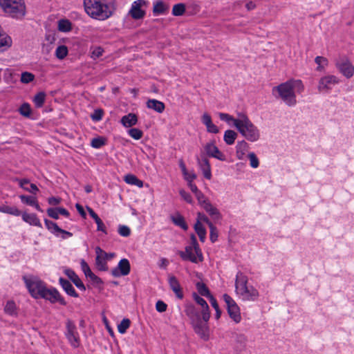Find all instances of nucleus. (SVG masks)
I'll use <instances>...</instances> for the list:
<instances>
[{
    "label": "nucleus",
    "mask_w": 354,
    "mask_h": 354,
    "mask_svg": "<svg viewBox=\"0 0 354 354\" xmlns=\"http://www.w3.org/2000/svg\"><path fill=\"white\" fill-rule=\"evenodd\" d=\"M195 332L202 338L207 339V328L205 324L203 323L201 320L193 323Z\"/></svg>",
    "instance_id": "obj_30"
},
{
    "label": "nucleus",
    "mask_w": 354,
    "mask_h": 354,
    "mask_svg": "<svg viewBox=\"0 0 354 354\" xmlns=\"http://www.w3.org/2000/svg\"><path fill=\"white\" fill-rule=\"evenodd\" d=\"M245 113H238L237 118H234L232 115L225 113H219L218 117L221 120L225 122L228 125L233 126L237 129V127H239L240 124V121L242 120Z\"/></svg>",
    "instance_id": "obj_19"
},
{
    "label": "nucleus",
    "mask_w": 354,
    "mask_h": 354,
    "mask_svg": "<svg viewBox=\"0 0 354 354\" xmlns=\"http://www.w3.org/2000/svg\"><path fill=\"white\" fill-rule=\"evenodd\" d=\"M238 131L247 140L254 142L259 140L261 133L257 126H255L249 119L247 115L244 114L242 120L240 121Z\"/></svg>",
    "instance_id": "obj_5"
},
{
    "label": "nucleus",
    "mask_w": 354,
    "mask_h": 354,
    "mask_svg": "<svg viewBox=\"0 0 354 354\" xmlns=\"http://www.w3.org/2000/svg\"><path fill=\"white\" fill-rule=\"evenodd\" d=\"M209 231H210V233H209L210 241L212 243H214L217 241V239L218 236V230H217L216 227L213 225V223H209Z\"/></svg>",
    "instance_id": "obj_54"
},
{
    "label": "nucleus",
    "mask_w": 354,
    "mask_h": 354,
    "mask_svg": "<svg viewBox=\"0 0 354 354\" xmlns=\"http://www.w3.org/2000/svg\"><path fill=\"white\" fill-rule=\"evenodd\" d=\"M185 312V314L192 320V323L201 320L199 313L194 305L189 304L186 306Z\"/></svg>",
    "instance_id": "obj_29"
},
{
    "label": "nucleus",
    "mask_w": 354,
    "mask_h": 354,
    "mask_svg": "<svg viewBox=\"0 0 354 354\" xmlns=\"http://www.w3.org/2000/svg\"><path fill=\"white\" fill-rule=\"evenodd\" d=\"M21 218L24 222L30 224V225L37 226L39 227H42L39 218L35 214H28L26 212H24L21 214Z\"/></svg>",
    "instance_id": "obj_26"
},
{
    "label": "nucleus",
    "mask_w": 354,
    "mask_h": 354,
    "mask_svg": "<svg viewBox=\"0 0 354 354\" xmlns=\"http://www.w3.org/2000/svg\"><path fill=\"white\" fill-rule=\"evenodd\" d=\"M12 44V39L11 37L6 33L1 32V51L8 49Z\"/></svg>",
    "instance_id": "obj_38"
},
{
    "label": "nucleus",
    "mask_w": 354,
    "mask_h": 354,
    "mask_svg": "<svg viewBox=\"0 0 354 354\" xmlns=\"http://www.w3.org/2000/svg\"><path fill=\"white\" fill-rule=\"evenodd\" d=\"M180 257L185 261L197 263L203 260V254L194 234L191 236V244L185 247L184 252H179Z\"/></svg>",
    "instance_id": "obj_6"
},
{
    "label": "nucleus",
    "mask_w": 354,
    "mask_h": 354,
    "mask_svg": "<svg viewBox=\"0 0 354 354\" xmlns=\"http://www.w3.org/2000/svg\"><path fill=\"white\" fill-rule=\"evenodd\" d=\"M19 198L23 203L35 207V208L39 212H43L38 204L36 197L32 196L20 195Z\"/></svg>",
    "instance_id": "obj_28"
},
{
    "label": "nucleus",
    "mask_w": 354,
    "mask_h": 354,
    "mask_svg": "<svg viewBox=\"0 0 354 354\" xmlns=\"http://www.w3.org/2000/svg\"><path fill=\"white\" fill-rule=\"evenodd\" d=\"M148 109H152L159 113H162L165 111V104L156 99H149L146 103Z\"/></svg>",
    "instance_id": "obj_25"
},
{
    "label": "nucleus",
    "mask_w": 354,
    "mask_h": 354,
    "mask_svg": "<svg viewBox=\"0 0 354 354\" xmlns=\"http://www.w3.org/2000/svg\"><path fill=\"white\" fill-rule=\"evenodd\" d=\"M19 113L21 115L25 117H30L31 114L30 106L28 103H24L19 108Z\"/></svg>",
    "instance_id": "obj_52"
},
{
    "label": "nucleus",
    "mask_w": 354,
    "mask_h": 354,
    "mask_svg": "<svg viewBox=\"0 0 354 354\" xmlns=\"http://www.w3.org/2000/svg\"><path fill=\"white\" fill-rule=\"evenodd\" d=\"M172 222L177 226L181 227L184 230H187L188 229V225H187L184 218L180 214L177 213L171 216Z\"/></svg>",
    "instance_id": "obj_34"
},
{
    "label": "nucleus",
    "mask_w": 354,
    "mask_h": 354,
    "mask_svg": "<svg viewBox=\"0 0 354 354\" xmlns=\"http://www.w3.org/2000/svg\"><path fill=\"white\" fill-rule=\"evenodd\" d=\"M128 133L135 140H140L143 136V132L136 128L130 129L128 131Z\"/></svg>",
    "instance_id": "obj_53"
},
{
    "label": "nucleus",
    "mask_w": 354,
    "mask_h": 354,
    "mask_svg": "<svg viewBox=\"0 0 354 354\" xmlns=\"http://www.w3.org/2000/svg\"><path fill=\"white\" fill-rule=\"evenodd\" d=\"M95 265L98 270L101 271H106L108 269L106 264V259L108 258V254L102 250L100 247L95 248Z\"/></svg>",
    "instance_id": "obj_17"
},
{
    "label": "nucleus",
    "mask_w": 354,
    "mask_h": 354,
    "mask_svg": "<svg viewBox=\"0 0 354 354\" xmlns=\"http://www.w3.org/2000/svg\"><path fill=\"white\" fill-rule=\"evenodd\" d=\"M71 23L68 19H60L58 21V30L61 32H68L71 30Z\"/></svg>",
    "instance_id": "obj_41"
},
{
    "label": "nucleus",
    "mask_w": 354,
    "mask_h": 354,
    "mask_svg": "<svg viewBox=\"0 0 354 354\" xmlns=\"http://www.w3.org/2000/svg\"><path fill=\"white\" fill-rule=\"evenodd\" d=\"M138 122L137 116L134 113L124 115L121 119V123L125 127H131Z\"/></svg>",
    "instance_id": "obj_33"
},
{
    "label": "nucleus",
    "mask_w": 354,
    "mask_h": 354,
    "mask_svg": "<svg viewBox=\"0 0 354 354\" xmlns=\"http://www.w3.org/2000/svg\"><path fill=\"white\" fill-rule=\"evenodd\" d=\"M59 282L60 286L67 295L73 297H79L78 294L76 292L75 288H73L70 281L62 277H60L59 279Z\"/></svg>",
    "instance_id": "obj_21"
},
{
    "label": "nucleus",
    "mask_w": 354,
    "mask_h": 354,
    "mask_svg": "<svg viewBox=\"0 0 354 354\" xmlns=\"http://www.w3.org/2000/svg\"><path fill=\"white\" fill-rule=\"evenodd\" d=\"M1 9L8 17L17 20L24 19L26 14L24 0H1Z\"/></svg>",
    "instance_id": "obj_4"
},
{
    "label": "nucleus",
    "mask_w": 354,
    "mask_h": 354,
    "mask_svg": "<svg viewBox=\"0 0 354 354\" xmlns=\"http://www.w3.org/2000/svg\"><path fill=\"white\" fill-rule=\"evenodd\" d=\"M17 181L19 182V185L27 192L36 194L39 190L36 185L30 183L29 180L27 179H19L17 180Z\"/></svg>",
    "instance_id": "obj_31"
},
{
    "label": "nucleus",
    "mask_w": 354,
    "mask_h": 354,
    "mask_svg": "<svg viewBox=\"0 0 354 354\" xmlns=\"http://www.w3.org/2000/svg\"><path fill=\"white\" fill-rule=\"evenodd\" d=\"M168 282L171 289L174 291L176 297L179 299H182L183 297V294L177 278L174 276L170 275L169 276Z\"/></svg>",
    "instance_id": "obj_20"
},
{
    "label": "nucleus",
    "mask_w": 354,
    "mask_h": 354,
    "mask_svg": "<svg viewBox=\"0 0 354 354\" xmlns=\"http://www.w3.org/2000/svg\"><path fill=\"white\" fill-rule=\"evenodd\" d=\"M315 62L317 64V71H323L325 66L328 65V59L322 56H317Z\"/></svg>",
    "instance_id": "obj_44"
},
{
    "label": "nucleus",
    "mask_w": 354,
    "mask_h": 354,
    "mask_svg": "<svg viewBox=\"0 0 354 354\" xmlns=\"http://www.w3.org/2000/svg\"><path fill=\"white\" fill-rule=\"evenodd\" d=\"M4 312L8 315L16 316L17 315L16 304L13 301H8L4 307Z\"/></svg>",
    "instance_id": "obj_37"
},
{
    "label": "nucleus",
    "mask_w": 354,
    "mask_h": 354,
    "mask_svg": "<svg viewBox=\"0 0 354 354\" xmlns=\"http://www.w3.org/2000/svg\"><path fill=\"white\" fill-rule=\"evenodd\" d=\"M23 280L30 295L35 299H40L47 287L46 283L32 275L24 276Z\"/></svg>",
    "instance_id": "obj_7"
},
{
    "label": "nucleus",
    "mask_w": 354,
    "mask_h": 354,
    "mask_svg": "<svg viewBox=\"0 0 354 354\" xmlns=\"http://www.w3.org/2000/svg\"><path fill=\"white\" fill-rule=\"evenodd\" d=\"M44 223H45V225H46V228L51 233H53V234H55L57 236H59V233L62 234V237L64 239H67V238L71 237V236H73V234L71 232L61 229L57 225V224L56 223H55V222H53L52 221H50V220H48V219H45L44 220Z\"/></svg>",
    "instance_id": "obj_14"
},
{
    "label": "nucleus",
    "mask_w": 354,
    "mask_h": 354,
    "mask_svg": "<svg viewBox=\"0 0 354 354\" xmlns=\"http://www.w3.org/2000/svg\"><path fill=\"white\" fill-rule=\"evenodd\" d=\"M196 198L198 200V204L203 207L205 203H208L209 201H207L205 196V195L199 191L196 194H195Z\"/></svg>",
    "instance_id": "obj_58"
},
{
    "label": "nucleus",
    "mask_w": 354,
    "mask_h": 354,
    "mask_svg": "<svg viewBox=\"0 0 354 354\" xmlns=\"http://www.w3.org/2000/svg\"><path fill=\"white\" fill-rule=\"evenodd\" d=\"M40 299H44L48 301L51 304L59 303L62 306L66 305V301L64 298L60 295L59 291L54 287L48 286L44 290Z\"/></svg>",
    "instance_id": "obj_10"
},
{
    "label": "nucleus",
    "mask_w": 354,
    "mask_h": 354,
    "mask_svg": "<svg viewBox=\"0 0 354 354\" xmlns=\"http://www.w3.org/2000/svg\"><path fill=\"white\" fill-rule=\"evenodd\" d=\"M247 337L245 335L238 334L236 335L235 341L240 345L241 348H244L247 343Z\"/></svg>",
    "instance_id": "obj_57"
},
{
    "label": "nucleus",
    "mask_w": 354,
    "mask_h": 354,
    "mask_svg": "<svg viewBox=\"0 0 354 354\" xmlns=\"http://www.w3.org/2000/svg\"><path fill=\"white\" fill-rule=\"evenodd\" d=\"M131 324V322L129 319L124 318L121 322L118 325V330L120 333L124 334L126 333L127 330L129 328Z\"/></svg>",
    "instance_id": "obj_45"
},
{
    "label": "nucleus",
    "mask_w": 354,
    "mask_h": 354,
    "mask_svg": "<svg viewBox=\"0 0 354 354\" xmlns=\"http://www.w3.org/2000/svg\"><path fill=\"white\" fill-rule=\"evenodd\" d=\"M237 136L238 135L234 131L228 129L224 133L223 140L227 145H232L234 143Z\"/></svg>",
    "instance_id": "obj_36"
},
{
    "label": "nucleus",
    "mask_w": 354,
    "mask_h": 354,
    "mask_svg": "<svg viewBox=\"0 0 354 354\" xmlns=\"http://www.w3.org/2000/svg\"><path fill=\"white\" fill-rule=\"evenodd\" d=\"M169 10V6L162 1H158L154 3L153 12L154 15L165 14Z\"/></svg>",
    "instance_id": "obj_32"
},
{
    "label": "nucleus",
    "mask_w": 354,
    "mask_h": 354,
    "mask_svg": "<svg viewBox=\"0 0 354 354\" xmlns=\"http://www.w3.org/2000/svg\"><path fill=\"white\" fill-rule=\"evenodd\" d=\"M46 95L44 92H39L35 95L33 102L37 108H41L43 106L46 100Z\"/></svg>",
    "instance_id": "obj_39"
},
{
    "label": "nucleus",
    "mask_w": 354,
    "mask_h": 354,
    "mask_svg": "<svg viewBox=\"0 0 354 354\" xmlns=\"http://www.w3.org/2000/svg\"><path fill=\"white\" fill-rule=\"evenodd\" d=\"M204 149L207 156L221 161L225 160V156L218 149L214 142L207 143L204 146Z\"/></svg>",
    "instance_id": "obj_16"
},
{
    "label": "nucleus",
    "mask_w": 354,
    "mask_h": 354,
    "mask_svg": "<svg viewBox=\"0 0 354 354\" xmlns=\"http://www.w3.org/2000/svg\"><path fill=\"white\" fill-rule=\"evenodd\" d=\"M214 221L219 220L222 218L219 210L214 207L210 202L205 203L203 207Z\"/></svg>",
    "instance_id": "obj_27"
},
{
    "label": "nucleus",
    "mask_w": 354,
    "mask_h": 354,
    "mask_svg": "<svg viewBox=\"0 0 354 354\" xmlns=\"http://www.w3.org/2000/svg\"><path fill=\"white\" fill-rule=\"evenodd\" d=\"M194 230L198 234L201 242H204L206 239V230L202 224L195 223Z\"/></svg>",
    "instance_id": "obj_40"
},
{
    "label": "nucleus",
    "mask_w": 354,
    "mask_h": 354,
    "mask_svg": "<svg viewBox=\"0 0 354 354\" xmlns=\"http://www.w3.org/2000/svg\"><path fill=\"white\" fill-rule=\"evenodd\" d=\"M235 291L238 297L245 301H254L259 297L258 290L248 283V277L241 272L236 276Z\"/></svg>",
    "instance_id": "obj_3"
},
{
    "label": "nucleus",
    "mask_w": 354,
    "mask_h": 354,
    "mask_svg": "<svg viewBox=\"0 0 354 354\" xmlns=\"http://www.w3.org/2000/svg\"><path fill=\"white\" fill-rule=\"evenodd\" d=\"M339 79L333 75L324 76L319 80L317 89L321 93H329L333 86L339 84Z\"/></svg>",
    "instance_id": "obj_11"
},
{
    "label": "nucleus",
    "mask_w": 354,
    "mask_h": 354,
    "mask_svg": "<svg viewBox=\"0 0 354 354\" xmlns=\"http://www.w3.org/2000/svg\"><path fill=\"white\" fill-rule=\"evenodd\" d=\"M86 13L94 19L106 20L116 10L115 0H84Z\"/></svg>",
    "instance_id": "obj_2"
},
{
    "label": "nucleus",
    "mask_w": 354,
    "mask_h": 354,
    "mask_svg": "<svg viewBox=\"0 0 354 354\" xmlns=\"http://www.w3.org/2000/svg\"><path fill=\"white\" fill-rule=\"evenodd\" d=\"M336 67L347 78L351 77L354 74V66L347 58H341L336 62Z\"/></svg>",
    "instance_id": "obj_12"
},
{
    "label": "nucleus",
    "mask_w": 354,
    "mask_h": 354,
    "mask_svg": "<svg viewBox=\"0 0 354 354\" xmlns=\"http://www.w3.org/2000/svg\"><path fill=\"white\" fill-rule=\"evenodd\" d=\"M180 196L188 203H192L193 200L192 196L184 189H181L179 192Z\"/></svg>",
    "instance_id": "obj_63"
},
{
    "label": "nucleus",
    "mask_w": 354,
    "mask_h": 354,
    "mask_svg": "<svg viewBox=\"0 0 354 354\" xmlns=\"http://www.w3.org/2000/svg\"><path fill=\"white\" fill-rule=\"evenodd\" d=\"M65 274L68 276V277L72 281V282L75 284V286L82 291L86 290V287L82 283V280L80 277L76 274V273L71 270H66Z\"/></svg>",
    "instance_id": "obj_22"
},
{
    "label": "nucleus",
    "mask_w": 354,
    "mask_h": 354,
    "mask_svg": "<svg viewBox=\"0 0 354 354\" xmlns=\"http://www.w3.org/2000/svg\"><path fill=\"white\" fill-rule=\"evenodd\" d=\"M225 302L227 310L230 317L236 323L239 324L241 321L240 308L236 301L227 294L223 296Z\"/></svg>",
    "instance_id": "obj_9"
},
{
    "label": "nucleus",
    "mask_w": 354,
    "mask_h": 354,
    "mask_svg": "<svg viewBox=\"0 0 354 354\" xmlns=\"http://www.w3.org/2000/svg\"><path fill=\"white\" fill-rule=\"evenodd\" d=\"M193 298L194 301L200 306H202L203 308H205L208 307V305L206 302V301L201 297L198 294L194 293L193 294Z\"/></svg>",
    "instance_id": "obj_60"
},
{
    "label": "nucleus",
    "mask_w": 354,
    "mask_h": 354,
    "mask_svg": "<svg viewBox=\"0 0 354 354\" xmlns=\"http://www.w3.org/2000/svg\"><path fill=\"white\" fill-rule=\"evenodd\" d=\"M104 111L101 109L94 110L93 113L91 115V118L94 122L100 121L102 119Z\"/></svg>",
    "instance_id": "obj_55"
},
{
    "label": "nucleus",
    "mask_w": 354,
    "mask_h": 354,
    "mask_svg": "<svg viewBox=\"0 0 354 354\" xmlns=\"http://www.w3.org/2000/svg\"><path fill=\"white\" fill-rule=\"evenodd\" d=\"M196 286L198 292L201 295L206 297L207 299L212 296L208 288L204 283H198Z\"/></svg>",
    "instance_id": "obj_46"
},
{
    "label": "nucleus",
    "mask_w": 354,
    "mask_h": 354,
    "mask_svg": "<svg viewBox=\"0 0 354 354\" xmlns=\"http://www.w3.org/2000/svg\"><path fill=\"white\" fill-rule=\"evenodd\" d=\"M146 4L144 0L135 1L129 10V15L134 19H140L145 15V12L141 9V7Z\"/></svg>",
    "instance_id": "obj_18"
},
{
    "label": "nucleus",
    "mask_w": 354,
    "mask_h": 354,
    "mask_svg": "<svg viewBox=\"0 0 354 354\" xmlns=\"http://www.w3.org/2000/svg\"><path fill=\"white\" fill-rule=\"evenodd\" d=\"M183 175L184 176L185 180L187 182V183L193 182V180L196 178V175L193 171H186L185 173L183 174Z\"/></svg>",
    "instance_id": "obj_61"
},
{
    "label": "nucleus",
    "mask_w": 354,
    "mask_h": 354,
    "mask_svg": "<svg viewBox=\"0 0 354 354\" xmlns=\"http://www.w3.org/2000/svg\"><path fill=\"white\" fill-rule=\"evenodd\" d=\"M105 145V139L102 137L95 138L91 140V145L95 149H100Z\"/></svg>",
    "instance_id": "obj_50"
},
{
    "label": "nucleus",
    "mask_w": 354,
    "mask_h": 354,
    "mask_svg": "<svg viewBox=\"0 0 354 354\" xmlns=\"http://www.w3.org/2000/svg\"><path fill=\"white\" fill-rule=\"evenodd\" d=\"M131 270L130 263L128 259H121L117 267L111 270V274L115 277L126 276L129 274Z\"/></svg>",
    "instance_id": "obj_13"
},
{
    "label": "nucleus",
    "mask_w": 354,
    "mask_h": 354,
    "mask_svg": "<svg viewBox=\"0 0 354 354\" xmlns=\"http://www.w3.org/2000/svg\"><path fill=\"white\" fill-rule=\"evenodd\" d=\"M124 181L126 183L131 185H136L139 188H141L143 187V182L138 178L135 175L133 174H127L124 176Z\"/></svg>",
    "instance_id": "obj_35"
},
{
    "label": "nucleus",
    "mask_w": 354,
    "mask_h": 354,
    "mask_svg": "<svg viewBox=\"0 0 354 354\" xmlns=\"http://www.w3.org/2000/svg\"><path fill=\"white\" fill-rule=\"evenodd\" d=\"M104 53V50L100 46H97L91 48V57L93 59L101 57Z\"/></svg>",
    "instance_id": "obj_51"
},
{
    "label": "nucleus",
    "mask_w": 354,
    "mask_h": 354,
    "mask_svg": "<svg viewBox=\"0 0 354 354\" xmlns=\"http://www.w3.org/2000/svg\"><path fill=\"white\" fill-rule=\"evenodd\" d=\"M202 222L207 223L208 226H209V223H212L205 214L198 212L196 223L202 224Z\"/></svg>",
    "instance_id": "obj_56"
},
{
    "label": "nucleus",
    "mask_w": 354,
    "mask_h": 354,
    "mask_svg": "<svg viewBox=\"0 0 354 354\" xmlns=\"http://www.w3.org/2000/svg\"><path fill=\"white\" fill-rule=\"evenodd\" d=\"M68 48L64 45H61L56 48L55 56L59 59H63L68 55Z\"/></svg>",
    "instance_id": "obj_42"
},
{
    "label": "nucleus",
    "mask_w": 354,
    "mask_h": 354,
    "mask_svg": "<svg viewBox=\"0 0 354 354\" xmlns=\"http://www.w3.org/2000/svg\"><path fill=\"white\" fill-rule=\"evenodd\" d=\"M81 268L86 277H88L93 272L84 260H82L81 261Z\"/></svg>",
    "instance_id": "obj_62"
},
{
    "label": "nucleus",
    "mask_w": 354,
    "mask_h": 354,
    "mask_svg": "<svg viewBox=\"0 0 354 354\" xmlns=\"http://www.w3.org/2000/svg\"><path fill=\"white\" fill-rule=\"evenodd\" d=\"M196 160L204 177L207 180H210L212 178V171L210 163L207 158L202 154L200 157L196 158Z\"/></svg>",
    "instance_id": "obj_15"
},
{
    "label": "nucleus",
    "mask_w": 354,
    "mask_h": 354,
    "mask_svg": "<svg viewBox=\"0 0 354 354\" xmlns=\"http://www.w3.org/2000/svg\"><path fill=\"white\" fill-rule=\"evenodd\" d=\"M65 336L73 348H78L80 345V337L75 323L68 319L66 322Z\"/></svg>",
    "instance_id": "obj_8"
},
{
    "label": "nucleus",
    "mask_w": 354,
    "mask_h": 354,
    "mask_svg": "<svg viewBox=\"0 0 354 354\" xmlns=\"http://www.w3.org/2000/svg\"><path fill=\"white\" fill-rule=\"evenodd\" d=\"M250 160V165L252 168H257L259 166V160L254 152H250L248 155Z\"/></svg>",
    "instance_id": "obj_49"
},
{
    "label": "nucleus",
    "mask_w": 354,
    "mask_h": 354,
    "mask_svg": "<svg viewBox=\"0 0 354 354\" xmlns=\"http://www.w3.org/2000/svg\"><path fill=\"white\" fill-rule=\"evenodd\" d=\"M167 304L162 301H158L156 304V309L159 313L165 312L167 310Z\"/></svg>",
    "instance_id": "obj_64"
},
{
    "label": "nucleus",
    "mask_w": 354,
    "mask_h": 354,
    "mask_svg": "<svg viewBox=\"0 0 354 354\" xmlns=\"http://www.w3.org/2000/svg\"><path fill=\"white\" fill-rule=\"evenodd\" d=\"M249 145L245 140L239 141L236 146V156L239 160H243Z\"/></svg>",
    "instance_id": "obj_24"
},
{
    "label": "nucleus",
    "mask_w": 354,
    "mask_h": 354,
    "mask_svg": "<svg viewBox=\"0 0 354 354\" xmlns=\"http://www.w3.org/2000/svg\"><path fill=\"white\" fill-rule=\"evenodd\" d=\"M304 91V85L301 80L290 79L274 86L272 93L277 99H280L288 106H295L297 103V94Z\"/></svg>",
    "instance_id": "obj_1"
},
{
    "label": "nucleus",
    "mask_w": 354,
    "mask_h": 354,
    "mask_svg": "<svg viewBox=\"0 0 354 354\" xmlns=\"http://www.w3.org/2000/svg\"><path fill=\"white\" fill-rule=\"evenodd\" d=\"M201 120L205 125L208 132L212 133H218L219 132L218 128L213 124L211 116L208 113H205L202 116Z\"/></svg>",
    "instance_id": "obj_23"
},
{
    "label": "nucleus",
    "mask_w": 354,
    "mask_h": 354,
    "mask_svg": "<svg viewBox=\"0 0 354 354\" xmlns=\"http://www.w3.org/2000/svg\"><path fill=\"white\" fill-rule=\"evenodd\" d=\"M185 12V5L184 3H177L173 6L172 15L174 16H182Z\"/></svg>",
    "instance_id": "obj_43"
},
{
    "label": "nucleus",
    "mask_w": 354,
    "mask_h": 354,
    "mask_svg": "<svg viewBox=\"0 0 354 354\" xmlns=\"http://www.w3.org/2000/svg\"><path fill=\"white\" fill-rule=\"evenodd\" d=\"M118 233L120 236L127 237L131 234L130 228L127 225H119Z\"/></svg>",
    "instance_id": "obj_59"
},
{
    "label": "nucleus",
    "mask_w": 354,
    "mask_h": 354,
    "mask_svg": "<svg viewBox=\"0 0 354 354\" xmlns=\"http://www.w3.org/2000/svg\"><path fill=\"white\" fill-rule=\"evenodd\" d=\"M1 212H6V213H8L10 214L17 216L22 214L21 211L17 207H16L15 206L1 207Z\"/></svg>",
    "instance_id": "obj_47"
},
{
    "label": "nucleus",
    "mask_w": 354,
    "mask_h": 354,
    "mask_svg": "<svg viewBox=\"0 0 354 354\" xmlns=\"http://www.w3.org/2000/svg\"><path fill=\"white\" fill-rule=\"evenodd\" d=\"M35 80V75L30 72H23L21 75V82L24 84H28Z\"/></svg>",
    "instance_id": "obj_48"
}]
</instances>
